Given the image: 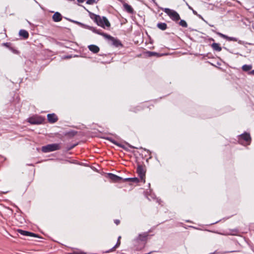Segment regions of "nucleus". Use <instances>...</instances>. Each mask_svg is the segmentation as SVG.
<instances>
[{"mask_svg": "<svg viewBox=\"0 0 254 254\" xmlns=\"http://www.w3.org/2000/svg\"><path fill=\"white\" fill-rule=\"evenodd\" d=\"M94 21L96 24L104 28L109 27L110 23L108 19L105 16H100L98 15H94Z\"/></svg>", "mask_w": 254, "mask_h": 254, "instance_id": "1", "label": "nucleus"}, {"mask_svg": "<svg viewBox=\"0 0 254 254\" xmlns=\"http://www.w3.org/2000/svg\"><path fill=\"white\" fill-rule=\"evenodd\" d=\"M161 9L165 12L173 21L177 22L180 19V15L175 10L169 8H161Z\"/></svg>", "mask_w": 254, "mask_h": 254, "instance_id": "2", "label": "nucleus"}, {"mask_svg": "<svg viewBox=\"0 0 254 254\" xmlns=\"http://www.w3.org/2000/svg\"><path fill=\"white\" fill-rule=\"evenodd\" d=\"M61 148L59 143H53L43 146L42 147V151L44 153H48L52 151L58 150Z\"/></svg>", "mask_w": 254, "mask_h": 254, "instance_id": "3", "label": "nucleus"}, {"mask_svg": "<svg viewBox=\"0 0 254 254\" xmlns=\"http://www.w3.org/2000/svg\"><path fill=\"white\" fill-rule=\"evenodd\" d=\"M238 139L239 143L244 145H249L251 141L250 135L247 133H244L240 135Z\"/></svg>", "mask_w": 254, "mask_h": 254, "instance_id": "4", "label": "nucleus"}, {"mask_svg": "<svg viewBox=\"0 0 254 254\" xmlns=\"http://www.w3.org/2000/svg\"><path fill=\"white\" fill-rule=\"evenodd\" d=\"M44 119L40 116H33L28 118V121L32 125H40L43 123Z\"/></svg>", "mask_w": 254, "mask_h": 254, "instance_id": "5", "label": "nucleus"}, {"mask_svg": "<svg viewBox=\"0 0 254 254\" xmlns=\"http://www.w3.org/2000/svg\"><path fill=\"white\" fill-rule=\"evenodd\" d=\"M105 36L106 39L111 42L112 45L116 47H123V44L119 39L115 38L110 35H106Z\"/></svg>", "mask_w": 254, "mask_h": 254, "instance_id": "6", "label": "nucleus"}, {"mask_svg": "<svg viewBox=\"0 0 254 254\" xmlns=\"http://www.w3.org/2000/svg\"><path fill=\"white\" fill-rule=\"evenodd\" d=\"M216 34L223 38L224 39H226L229 41H235L238 42L240 44H244V42L243 41L239 40L237 38L233 37H229L226 35H224L220 32H216Z\"/></svg>", "mask_w": 254, "mask_h": 254, "instance_id": "7", "label": "nucleus"}, {"mask_svg": "<svg viewBox=\"0 0 254 254\" xmlns=\"http://www.w3.org/2000/svg\"><path fill=\"white\" fill-rule=\"evenodd\" d=\"M84 28L89 29L91 30L95 33L103 36L105 38H106V35H108L106 33H103L101 32V30L97 29L96 28L88 26V25H84Z\"/></svg>", "mask_w": 254, "mask_h": 254, "instance_id": "8", "label": "nucleus"}, {"mask_svg": "<svg viewBox=\"0 0 254 254\" xmlns=\"http://www.w3.org/2000/svg\"><path fill=\"white\" fill-rule=\"evenodd\" d=\"M137 173L138 174V176L140 177V179L142 180H143V182H145L144 177L145 172L144 170V168L141 165H138L137 167Z\"/></svg>", "mask_w": 254, "mask_h": 254, "instance_id": "9", "label": "nucleus"}, {"mask_svg": "<svg viewBox=\"0 0 254 254\" xmlns=\"http://www.w3.org/2000/svg\"><path fill=\"white\" fill-rule=\"evenodd\" d=\"M18 232L23 236L34 237H38L37 234H34L33 233H31V232H30L28 231L22 230L21 229L18 230Z\"/></svg>", "mask_w": 254, "mask_h": 254, "instance_id": "10", "label": "nucleus"}, {"mask_svg": "<svg viewBox=\"0 0 254 254\" xmlns=\"http://www.w3.org/2000/svg\"><path fill=\"white\" fill-rule=\"evenodd\" d=\"M47 118L50 123H55L58 120L57 116L55 114H49L47 115Z\"/></svg>", "mask_w": 254, "mask_h": 254, "instance_id": "11", "label": "nucleus"}, {"mask_svg": "<svg viewBox=\"0 0 254 254\" xmlns=\"http://www.w3.org/2000/svg\"><path fill=\"white\" fill-rule=\"evenodd\" d=\"M148 236V234L147 232H144L142 234H139L138 237L136 238V240L139 241H140L141 242H145L147 239V237Z\"/></svg>", "mask_w": 254, "mask_h": 254, "instance_id": "12", "label": "nucleus"}, {"mask_svg": "<svg viewBox=\"0 0 254 254\" xmlns=\"http://www.w3.org/2000/svg\"><path fill=\"white\" fill-rule=\"evenodd\" d=\"M108 176L110 180L116 182H119L123 179L121 177L112 173H108Z\"/></svg>", "mask_w": 254, "mask_h": 254, "instance_id": "13", "label": "nucleus"}, {"mask_svg": "<svg viewBox=\"0 0 254 254\" xmlns=\"http://www.w3.org/2000/svg\"><path fill=\"white\" fill-rule=\"evenodd\" d=\"M52 18L55 22H59L62 20V16L59 12H56L52 16Z\"/></svg>", "mask_w": 254, "mask_h": 254, "instance_id": "14", "label": "nucleus"}, {"mask_svg": "<svg viewBox=\"0 0 254 254\" xmlns=\"http://www.w3.org/2000/svg\"><path fill=\"white\" fill-rule=\"evenodd\" d=\"M88 48L89 50L94 54H96L100 51V48L99 47L95 45H89Z\"/></svg>", "mask_w": 254, "mask_h": 254, "instance_id": "15", "label": "nucleus"}, {"mask_svg": "<svg viewBox=\"0 0 254 254\" xmlns=\"http://www.w3.org/2000/svg\"><path fill=\"white\" fill-rule=\"evenodd\" d=\"M123 6H124L125 10L128 13H130V14L133 13V12H134L133 9L130 5H129L127 3H124L123 4Z\"/></svg>", "mask_w": 254, "mask_h": 254, "instance_id": "16", "label": "nucleus"}, {"mask_svg": "<svg viewBox=\"0 0 254 254\" xmlns=\"http://www.w3.org/2000/svg\"><path fill=\"white\" fill-rule=\"evenodd\" d=\"M19 35L20 37H22L24 39H27L29 37L28 32L23 29H21L19 32Z\"/></svg>", "mask_w": 254, "mask_h": 254, "instance_id": "17", "label": "nucleus"}, {"mask_svg": "<svg viewBox=\"0 0 254 254\" xmlns=\"http://www.w3.org/2000/svg\"><path fill=\"white\" fill-rule=\"evenodd\" d=\"M157 27L162 30H165L167 28V25L164 22H160L157 23Z\"/></svg>", "mask_w": 254, "mask_h": 254, "instance_id": "18", "label": "nucleus"}, {"mask_svg": "<svg viewBox=\"0 0 254 254\" xmlns=\"http://www.w3.org/2000/svg\"><path fill=\"white\" fill-rule=\"evenodd\" d=\"M211 47L212 48V49L214 50V51H217V52H220L222 50V48L220 46L219 44H218V43H213L212 45H211Z\"/></svg>", "mask_w": 254, "mask_h": 254, "instance_id": "19", "label": "nucleus"}, {"mask_svg": "<svg viewBox=\"0 0 254 254\" xmlns=\"http://www.w3.org/2000/svg\"><path fill=\"white\" fill-rule=\"evenodd\" d=\"M252 68L251 64H244L242 66V69L244 71H249Z\"/></svg>", "mask_w": 254, "mask_h": 254, "instance_id": "20", "label": "nucleus"}, {"mask_svg": "<svg viewBox=\"0 0 254 254\" xmlns=\"http://www.w3.org/2000/svg\"><path fill=\"white\" fill-rule=\"evenodd\" d=\"M239 233L238 230L237 229H234L230 230V232L228 233V235H237Z\"/></svg>", "mask_w": 254, "mask_h": 254, "instance_id": "21", "label": "nucleus"}, {"mask_svg": "<svg viewBox=\"0 0 254 254\" xmlns=\"http://www.w3.org/2000/svg\"><path fill=\"white\" fill-rule=\"evenodd\" d=\"M179 25L183 27L186 28L188 27V24L186 21L184 20H181L179 22Z\"/></svg>", "mask_w": 254, "mask_h": 254, "instance_id": "22", "label": "nucleus"}, {"mask_svg": "<svg viewBox=\"0 0 254 254\" xmlns=\"http://www.w3.org/2000/svg\"><path fill=\"white\" fill-rule=\"evenodd\" d=\"M68 20L74 23H76L77 24H78L79 25H80L83 28H84V25H86L85 24H84L83 23H81L79 22H78V21H74V20H71V19H68Z\"/></svg>", "mask_w": 254, "mask_h": 254, "instance_id": "23", "label": "nucleus"}, {"mask_svg": "<svg viewBox=\"0 0 254 254\" xmlns=\"http://www.w3.org/2000/svg\"><path fill=\"white\" fill-rule=\"evenodd\" d=\"M96 3V0H87L86 1V3L88 4H93Z\"/></svg>", "mask_w": 254, "mask_h": 254, "instance_id": "24", "label": "nucleus"}, {"mask_svg": "<svg viewBox=\"0 0 254 254\" xmlns=\"http://www.w3.org/2000/svg\"><path fill=\"white\" fill-rule=\"evenodd\" d=\"M139 182V180L137 178H131V180L130 181V182L137 183Z\"/></svg>", "mask_w": 254, "mask_h": 254, "instance_id": "25", "label": "nucleus"}, {"mask_svg": "<svg viewBox=\"0 0 254 254\" xmlns=\"http://www.w3.org/2000/svg\"><path fill=\"white\" fill-rule=\"evenodd\" d=\"M107 139L110 140L111 142L113 143L114 144L118 145V144L115 141H114L113 139H112V138L108 137V138H107Z\"/></svg>", "mask_w": 254, "mask_h": 254, "instance_id": "26", "label": "nucleus"}, {"mask_svg": "<svg viewBox=\"0 0 254 254\" xmlns=\"http://www.w3.org/2000/svg\"><path fill=\"white\" fill-rule=\"evenodd\" d=\"M131 178H127L124 179V182H130Z\"/></svg>", "mask_w": 254, "mask_h": 254, "instance_id": "27", "label": "nucleus"}, {"mask_svg": "<svg viewBox=\"0 0 254 254\" xmlns=\"http://www.w3.org/2000/svg\"><path fill=\"white\" fill-rule=\"evenodd\" d=\"M120 244V243L118 241L117 243V244L111 249V250H114L115 249H116L117 247H118Z\"/></svg>", "mask_w": 254, "mask_h": 254, "instance_id": "28", "label": "nucleus"}, {"mask_svg": "<svg viewBox=\"0 0 254 254\" xmlns=\"http://www.w3.org/2000/svg\"><path fill=\"white\" fill-rule=\"evenodd\" d=\"M196 15H197L199 18H201L202 20H203V21H204L206 23H207V24H208L207 22V21H206L203 19V18L201 16V15H200V14H197Z\"/></svg>", "mask_w": 254, "mask_h": 254, "instance_id": "29", "label": "nucleus"}, {"mask_svg": "<svg viewBox=\"0 0 254 254\" xmlns=\"http://www.w3.org/2000/svg\"><path fill=\"white\" fill-rule=\"evenodd\" d=\"M114 222L116 224V225H118L119 224L120 221L119 220H118V219H116L114 220Z\"/></svg>", "mask_w": 254, "mask_h": 254, "instance_id": "30", "label": "nucleus"}, {"mask_svg": "<svg viewBox=\"0 0 254 254\" xmlns=\"http://www.w3.org/2000/svg\"><path fill=\"white\" fill-rule=\"evenodd\" d=\"M72 254H85V253H83V252H73Z\"/></svg>", "mask_w": 254, "mask_h": 254, "instance_id": "31", "label": "nucleus"}, {"mask_svg": "<svg viewBox=\"0 0 254 254\" xmlns=\"http://www.w3.org/2000/svg\"><path fill=\"white\" fill-rule=\"evenodd\" d=\"M85 0H77L78 3H83Z\"/></svg>", "mask_w": 254, "mask_h": 254, "instance_id": "32", "label": "nucleus"}, {"mask_svg": "<svg viewBox=\"0 0 254 254\" xmlns=\"http://www.w3.org/2000/svg\"><path fill=\"white\" fill-rule=\"evenodd\" d=\"M149 54H150L149 55H150V56H152V55H154L156 54V53H155V52H149Z\"/></svg>", "mask_w": 254, "mask_h": 254, "instance_id": "33", "label": "nucleus"}, {"mask_svg": "<svg viewBox=\"0 0 254 254\" xmlns=\"http://www.w3.org/2000/svg\"><path fill=\"white\" fill-rule=\"evenodd\" d=\"M149 195L150 196V197H151L152 199H155V195H154V194H150Z\"/></svg>", "mask_w": 254, "mask_h": 254, "instance_id": "34", "label": "nucleus"}, {"mask_svg": "<svg viewBox=\"0 0 254 254\" xmlns=\"http://www.w3.org/2000/svg\"><path fill=\"white\" fill-rule=\"evenodd\" d=\"M192 12H193V13L194 14H195V15H196L198 14V13H197V12H196L195 10H194L192 9Z\"/></svg>", "mask_w": 254, "mask_h": 254, "instance_id": "35", "label": "nucleus"}, {"mask_svg": "<svg viewBox=\"0 0 254 254\" xmlns=\"http://www.w3.org/2000/svg\"><path fill=\"white\" fill-rule=\"evenodd\" d=\"M249 73H250V74H253V75H254V70H252V71H251L249 72Z\"/></svg>", "mask_w": 254, "mask_h": 254, "instance_id": "36", "label": "nucleus"}, {"mask_svg": "<svg viewBox=\"0 0 254 254\" xmlns=\"http://www.w3.org/2000/svg\"><path fill=\"white\" fill-rule=\"evenodd\" d=\"M188 5L189 8L190 9H191V10L193 9V8L191 6H190L188 4Z\"/></svg>", "mask_w": 254, "mask_h": 254, "instance_id": "37", "label": "nucleus"}, {"mask_svg": "<svg viewBox=\"0 0 254 254\" xmlns=\"http://www.w3.org/2000/svg\"><path fill=\"white\" fill-rule=\"evenodd\" d=\"M71 57V56H66L64 57V58H67V59H68V58H70Z\"/></svg>", "mask_w": 254, "mask_h": 254, "instance_id": "38", "label": "nucleus"}, {"mask_svg": "<svg viewBox=\"0 0 254 254\" xmlns=\"http://www.w3.org/2000/svg\"><path fill=\"white\" fill-rule=\"evenodd\" d=\"M212 31L213 32L215 33L216 34V32H217V31H216L215 30V29H212Z\"/></svg>", "mask_w": 254, "mask_h": 254, "instance_id": "39", "label": "nucleus"}, {"mask_svg": "<svg viewBox=\"0 0 254 254\" xmlns=\"http://www.w3.org/2000/svg\"><path fill=\"white\" fill-rule=\"evenodd\" d=\"M208 25H209L210 27H214V25H211V24H208Z\"/></svg>", "mask_w": 254, "mask_h": 254, "instance_id": "40", "label": "nucleus"}, {"mask_svg": "<svg viewBox=\"0 0 254 254\" xmlns=\"http://www.w3.org/2000/svg\"><path fill=\"white\" fill-rule=\"evenodd\" d=\"M157 202L159 203H160L159 200L158 199H157Z\"/></svg>", "mask_w": 254, "mask_h": 254, "instance_id": "41", "label": "nucleus"}, {"mask_svg": "<svg viewBox=\"0 0 254 254\" xmlns=\"http://www.w3.org/2000/svg\"><path fill=\"white\" fill-rule=\"evenodd\" d=\"M130 147L131 148H134V147L131 146H130Z\"/></svg>", "mask_w": 254, "mask_h": 254, "instance_id": "42", "label": "nucleus"}, {"mask_svg": "<svg viewBox=\"0 0 254 254\" xmlns=\"http://www.w3.org/2000/svg\"><path fill=\"white\" fill-rule=\"evenodd\" d=\"M37 3V1L36 0H34Z\"/></svg>", "mask_w": 254, "mask_h": 254, "instance_id": "43", "label": "nucleus"}]
</instances>
